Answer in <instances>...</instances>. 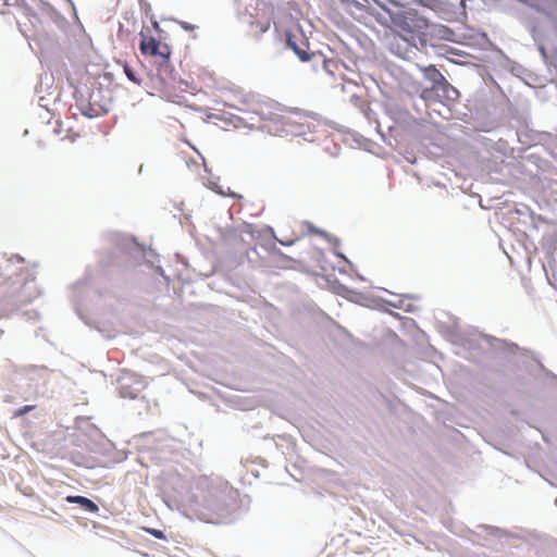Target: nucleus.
Returning <instances> with one entry per match:
<instances>
[{
    "label": "nucleus",
    "instance_id": "nucleus-13",
    "mask_svg": "<svg viewBox=\"0 0 557 557\" xmlns=\"http://www.w3.org/2000/svg\"><path fill=\"white\" fill-rule=\"evenodd\" d=\"M75 311H76V314L78 315V318L83 321V323L92 329V330H96L102 338L104 339H112L115 337V333L114 331L104 322H101L97 319H94L89 315H87L86 313H84L82 310H81V307L78 305L77 301H75Z\"/></svg>",
    "mask_w": 557,
    "mask_h": 557
},
{
    "label": "nucleus",
    "instance_id": "nucleus-49",
    "mask_svg": "<svg viewBox=\"0 0 557 557\" xmlns=\"http://www.w3.org/2000/svg\"><path fill=\"white\" fill-rule=\"evenodd\" d=\"M262 235H270V236H272L274 238L276 237L274 228L272 226H270V225H264L262 227ZM259 236H261V234H259Z\"/></svg>",
    "mask_w": 557,
    "mask_h": 557
},
{
    "label": "nucleus",
    "instance_id": "nucleus-51",
    "mask_svg": "<svg viewBox=\"0 0 557 557\" xmlns=\"http://www.w3.org/2000/svg\"><path fill=\"white\" fill-rule=\"evenodd\" d=\"M523 71H524L523 66H522V65H520V64H518V63H516V64L512 66V69H511V73H512L513 75H517V76H519V75H520V73H522Z\"/></svg>",
    "mask_w": 557,
    "mask_h": 557
},
{
    "label": "nucleus",
    "instance_id": "nucleus-4",
    "mask_svg": "<svg viewBox=\"0 0 557 557\" xmlns=\"http://www.w3.org/2000/svg\"><path fill=\"white\" fill-rule=\"evenodd\" d=\"M425 85L416 84L414 90L425 103H442L449 106L457 101L460 91L453 86L435 64L419 65Z\"/></svg>",
    "mask_w": 557,
    "mask_h": 557
},
{
    "label": "nucleus",
    "instance_id": "nucleus-38",
    "mask_svg": "<svg viewBox=\"0 0 557 557\" xmlns=\"http://www.w3.org/2000/svg\"><path fill=\"white\" fill-rule=\"evenodd\" d=\"M123 21L127 24H132L133 26H135L137 23V20L135 17V11L133 9L126 10L123 13Z\"/></svg>",
    "mask_w": 557,
    "mask_h": 557
},
{
    "label": "nucleus",
    "instance_id": "nucleus-50",
    "mask_svg": "<svg viewBox=\"0 0 557 557\" xmlns=\"http://www.w3.org/2000/svg\"><path fill=\"white\" fill-rule=\"evenodd\" d=\"M101 76L109 84L114 82V74L112 72L104 71Z\"/></svg>",
    "mask_w": 557,
    "mask_h": 557
},
{
    "label": "nucleus",
    "instance_id": "nucleus-57",
    "mask_svg": "<svg viewBox=\"0 0 557 557\" xmlns=\"http://www.w3.org/2000/svg\"><path fill=\"white\" fill-rule=\"evenodd\" d=\"M65 1L71 5L72 11H73V15L77 18L78 17L77 10H76V7H75L73 0H65Z\"/></svg>",
    "mask_w": 557,
    "mask_h": 557
},
{
    "label": "nucleus",
    "instance_id": "nucleus-31",
    "mask_svg": "<svg viewBox=\"0 0 557 557\" xmlns=\"http://www.w3.org/2000/svg\"><path fill=\"white\" fill-rule=\"evenodd\" d=\"M332 252L333 255L338 259L341 260L342 262L346 263L351 271H356V265L354 264V262H351L347 256L342 252L338 248H332Z\"/></svg>",
    "mask_w": 557,
    "mask_h": 557
},
{
    "label": "nucleus",
    "instance_id": "nucleus-32",
    "mask_svg": "<svg viewBox=\"0 0 557 557\" xmlns=\"http://www.w3.org/2000/svg\"><path fill=\"white\" fill-rule=\"evenodd\" d=\"M332 252L333 255L338 259L341 260L342 262L346 263L351 271H356V265L354 264V262H351L347 256L342 252L338 248H332Z\"/></svg>",
    "mask_w": 557,
    "mask_h": 557
},
{
    "label": "nucleus",
    "instance_id": "nucleus-37",
    "mask_svg": "<svg viewBox=\"0 0 557 557\" xmlns=\"http://www.w3.org/2000/svg\"><path fill=\"white\" fill-rule=\"evenodd\" d=\"M208 187L213 190L214 193H216L218 195L220 196H223L225 197L226 194L223 189V187L221 185H219V183L216 181H213V180H209L208 181Z\"/></svg>",
    "mask_w": 557,
    "mask_h": 557
},
{
    "label": "nucleus",
    "instance_id": "nucleus-18",
    "mask_svg": "<svg viewBox=\"0 0 557 557\" xmlns=\"http://www.w3.org/2000/svg\"><path fill=\"white\" fill-rule=\"evenodd\" d=\"M515 211L519 215H529L531 220V227L539 231L540 222H546V218L541 214L534 213L529 207L523 206L522 208H515Z\"/></svg>",
    "mask_w": 557,
    "mask_h": 557
},
{
    "label": "nucleus",
    "instance_id": "nucleus-2",
    "mask_svg": "<svg viewBox=\"0 0 557 557\" xmlns=\"http://www.w3.org/2000/svg\"><path fill=\"white\" fill-rule=\"evenodd\" d=\"M109 242L112 247L99 260V265L102 269L114 267L122 271H129L145 264L161 276L166 284H170V276L165 274L162 265L157 264L160 262V255L154 249L147 248L145 244L139 243L135 235L114 232L110 234Z\"/></svg>",
    "mask_w": 557,
    "mask_h": 557
},
{
    "label": "nucleus",
    "instance_id": "nucleus-43",
    "mask_svg": "<svg viewBox=\"0 0 557 557\" xmlns=\"http://www.w3.org/2000/svg\"><path fill=\"white\" fill-rule=\"evenodd\" d=\"M318 53H322L321 51H312V59L309 60L311 62V67L314 72L319 71V67L321 66V62L318 61L315 58Z\"/></svg>",
    "mask_w": 557,
    "mask_h": 557
},
{
    "label": "nucleus",
    "instance_id": "nucleus-6",
    "mask_svg": "<svg viewBox=\"0 0 557 557\" xmlns=\"http://www.w3.org/2000/svg\"><path fill=\"white\" fill-rule=\"evenodd\" d=\"M140 40H139V50L143 55H151L159 58V61L157 62V76L156 78L158 82L162 85H166V81L163 76V72L169 69L171 63V46L166 42L162 44L159 39H157L153 36L148 37L144 29L139 33Z\"/></svg>",
    "mask_w": 557,
    "mask_h": 557
},
{
    "label": "nucleus",
    "instance_id": "nucleus-28",
    "mask_svg": "<svg viewBox=\"0 0 557 557\" xmlns=\"http://www.w3.org/2000/svg\"><path fill=\"white\" fill-rule=\"evenodd\" d=\"M529 33H530L533 41L535 42V45L543 42L544 34L536 25H530Z\"/></svg>",
    "mask_w": 557,
    "mask_h": 557
},
{
    "label": "nucleus",
    "instance_id": "nucleus-10",
    "mask_svg": "<svg viewBox=\"0 0 557 557\" xmlns=\"http://www.w3.org/2000/svg\"><path fill=\"white\" fill-rule=\"evenodd\" d=\"M540 225H545V231L542 235L541 247L545 253V258L550 267L556 262L555 255L557 252V225L549 222H540Z\"/></svg>",
    "mask_w": 557,
    "mask_h": 557
},
{
    "label": "nucleus",
    "instance_id": "nucleus-59",
    "mask_svg": "<svg viewBox=\"0 0 557 557\" xmlns=\"http://www.w3.org/2000/svg\"><path fill=\"white\" fill-rule=\"evenodd\" d=\"M404 299H418L419 296L414 294H404L401 295Z\"/></svg>",
    "mask_w": 557,
    "mask_h": 557
},
{
    "label": "nucleus",
    "instance_id": "nucleus-55",
    "mask_svg": "<svg viewBox=\"0 0 557 557\" xmlns=\"http://www.w3.org/2000/svg\"><path fill=\"white\" fill-rule=\"evenodd\" d=\"M244 226H245V232L250 234L253 237L255 236V231H253L252 224L245 223Z\"/></svg>",
    "mask_w": 557,
    "mask_h": 557
},
{
    "label": "nucleus",
    "instance_id": "nucleus-12",
    "mask_svg": "<svg viewBox=\"0 0 557 557\" xmlns=\"http://www.w3.org/2000/svg\"><path fill=\"white\" fill-rule=\"evenodd\" d=\"M519 144L521 145L518 149L524 151L532 146H536L544 141L548 136L546 132H539L531 128L528 124L521 126L516 132Z\"/></svg>",
    "mask_w": 557,
    "mask_h": 557
},
{
    "label": "nucleus",
    "instance_id": "nucleus-7",
    "mask_svg": "<svg viewBox=\"0 0 557 557\" xmlns=\"http://www.w3.org/2000/svg\"><path fill=\"white\" fill-rule=\"evenodd\" d=\"M482 338L488 344V346L495 351L500 352L506 356H513L518 351H522L524 354H530L532 360L536 363L537 370L545 375L546 377L557 382V374L547 369L544 363L540 359V355L530 349L520 347L517 343L495 337L493 335H482Z\"/></svg>",
    "mask_w": 557,
    "mask_h": 557
},
{
    "label": "nucleus",
    "instance_id": "nucleus-16",
    "mask_svg": "<svg viewBox=\"0 0 557 557\" xmlns=\"http://www.w3.org/2000/svg\"><path fill=\"white\" fill-rule=\"evenodd\" d=\"M63 500L67 504L76 505L86 513H97L99 511V506L97 503L91 498L83 495H67L63 498Z\"/></svg>",
    "mask_w": 557,
    "mask_h": 557
},
{
    "label": "nucleus",
    "instance_id": "nucleus-23",
    "mask_svg": "<svg viewBox=\"0 0 557 557\" xmlns=\"http://www.w3.org/2000/svg\"><path fill=\"white\" fill-rule=\"evenodd\" d=\"M476 530L485 531L488 535L500 539L502 536H508L509 531L506 529H502L495 525L490 524H479L476 525Z\"/></svg>",
    "mask_w": 557,
    "mask_h": 557
},
{
    "label": "nucleus",
    "instance_id": "nucleus-53",
    "mask_svg": "<svg viewBox=\"0 0 557 557\" xmlns=\"http://www.w3.org/2000/svg\"><path fill=\"white\" fill-rule=\"evenodd\" d=\"M271 252L274 253V255L280 256L281 258L289 259L281 249H278L275 246L272 248Z\"/></svg>",
    "mask_w": 557,
    "mask_h": 557
},
{
    "label": "nucleus",
    "instance_id": "nucleus-41",
    "mask_svg": "<svg viewBox=\"0 0 557 557\" xmlns=\"http://www.w3.org/2000/svg\"><path fill=\"white\" fill-rule=\"evenodd\" d=\"M380 301L385 305V306H388V307H393L395 309H399V310H403L401 307H404L405 305V301L404 299L397 301V302H394V301H391V300H385V299H380Z\"/></svg>",
    "mask_w": 557,
    "mask_h": 557
},
{
    "label": "nucleus",
    "instance_id": "nucleus-29",
    "mask_svg": "<svg viewBox=\"0 0 557 557\" xmlns=\"http://www.w3.org/2000/svg\"><path fill=\"white\" fill-rule=\"evenodd\" d=\"M35 408H36V405H24L22 407H18L13 411L12 418L13 419L22 418V417L26 416L27 413H29L30 411H33Z\"/></svg>",
    "mask_w": 557,
    "mask_h": 557
},
{
    "label": "nucleus",
    "instance_id": "nucleus-34",
    "mask_svg": "<svg viewBox=\"0 0 557 557\" xmlns=\"http://www.w3.org/2000/svg\"><path fill=\"white\" fill-rule=\"evenodd\" d=\"M143 531L150 534L154 539L164 540V541L166 540V534L163 530L150 528V527H144Z\"/></svg>",
    "mask_w": 557,
    "mask_h": 557
},
{
    "label": "nucleus",
    "instance_id": "nucleus-33",
    "mask_svg": "<svg viewBox=\"0 0 557 557\" xmlns=\"http://www.w3.org/2000/svg\"><path fill=\"white\" fill-rule=\"evenodd\" d=\"M307 231L309 235H318L323 237L324 239L329 236L327 231L320 228L310 222L307 223Z\"/></svg>",
    "mask_w": 557,
    "mask_h": 557
},
{
    "label": "nucleus",
    "instance_id": "nucleus-45",
    "mask_svg": "<svg viewBox=\"0 0 557 557\" xmlns=\"http://www.w3.org/2000/svg\"><path fill=\"white\" fill-rule=\"evenodd\" d=\"M536 48H537V51L541 55V59H547V55L549 54L550 51H548L545 47V45L542 42V44H536L535 45Z\"/></svg>",
    "mask_w": 557,
    "mask_h": 557
},
{
    "label": "nucleus",
    "instance_id": "nucleus-20",
    "mask_svg": "<svg viewBox=\"0 0 557 557\" xmlns=\"http://www.w3.org/2000/svg\"><path fill=\"white\" fill-rule=\"evenodd\" d=\"M7 3L9 5L11 4H17L20 5L21 8L24 9V13L25 15L28 17V20L30 21V23L35 24L37 22H40V17H39V14L37 12H35L28 4L25 0H7Z\"/></svg>",
    "mask_w": 557,
    "mask_h": 557
},
{
    "label": "nucleus",
    "instance_id": "nucleus-64",
    "mask_svg": "<svg viewBox=\"0 0 557 557\" xmlns=\"http://www.w3.org/2000/svg\"><path fill=\"white\" fill-rule=\"evenodd\" d=\"M83 285H84V283H83L82 281H78V282H76V283L74 284V286H73V287H74L75 289H77V288H79V287H81V286H83Z\"/></svg>",
    "mask_w": 557,
    "mask_h": 557
},
{
    "label": "nucleus",
    "instance_id": "nucleus-46",
    "mask_svg": "<svg viewBox=\"0 0 557 557\" xmlns=\"http://www.w3.org/2000/svg\"><path fill=\"white\" fill-rule=\"evenodd\" d=\"M129 34H131V30L124 28V23L119 22L117 38L123 39L124 36H128Z\"/></svg>",
    "mask_w": 557,
    "mask_h": 557
},
{
    "label": "nucleus",
    "instance_id": "nucleus-14",
    "mask_svg": "<svg viewBox=\"0 0 557 557\" xmlns=\"http://www.w3.org/2000/svg\"><path fill=\"white\" fill-rule=\"evenodd\" d=\"M441 332L454 344L461 346L463 348H472V341L470 337L461 330L458 325L457 321L453 324H442Z\"/></svg>",
    "mask_w": 557,
    "mask_h": 557
},
{
    "label": "nucleus",
    "instance_id": "nucleus-1",
    "mask_svg": "<svg viewBox=\"0 0 557 557\" xmlns=\"http://www.w3.org/2000/svg\"><path fill=\"white\" fill-rule=\"evenodd\" d=\"M248 508L239 492L227 482L201 480L188 497L186 511L207 523L232 524L240 520Z\"/></svg>",
    "mask_w": 557,
    "mask_h": 557
},
{
    "label": "nucleus",
    "instance_id": "nucleus-35",
    "mask_svg": "<svg viewBox=\"0 0 557 557\" xmlns=\"http://www.w3.org/2000/svg\"><path fill=\"white\" fill-rule=\"evenodd\" d=\"M337 293H338V295H341L342 297H344L346 299H349L351 295H361V293H359L346 285H343V284H339Z\"/></svg>",
    "mask_w": 557,
    "mask_h": 557
},
{
    "label": "nucleus",
    "instance_id": "nucleus-15",
    "mask_svg": "<svg viewBox=\"0 0 557 557\" xmlns=\"http://www.w3.org/2000/svg\"><path fill=\"white\" fill-rule=\"evenodd\" d=\"M39 10L41 14L47 16L58 28L64 30L69 26L66 17L50 2L42 1V7H40Z\"/></svg>",
    "mask_w": 557,
    "mask_h": 557
},
{
    "label": "nucleus",
    "instance_id": "nucleus-26",
    "mask_svg": "<svg viewBox=\"0 0 557 557\" xmlns=\"http://www.w3.org/2000/svg\"><path fill=\"white\" fill-rule=\"evenodd\" d=\"M327 126L338 132L350 134L354 138V141L357 144H360L361 139H363V136L360 135L359 133L352 132L349 128L337 124L336 122L330 121L327 122Z\"/></svg>",
    "mask_w": 557,
    "mask_h": 557
},
{
    "label": "nucleus",
    "instance_id": "nucleus-36",
    "mask_svg": "<svg viewBox=\"0 0 557 557\" xmlns=\"http://www.w3.org/2000/svg\"><path fill=\"white\" fill-rule=\"evenodd\" d=\"M73 98L75 99V106H76L77 110L79 111L82 108V104H86V98L83 95V92L79 90L78 87L74 88Z\"/></svg>",
    "mask_w": 557,
    "mask_h": 557
},
{
    "label": "nucleus",
    "instance_id": "nucleus-21",
    "mask_svg": "<svg viewBox=\"0 0 557 557\" xmlns=\"http://www.w3.org/2000/svg\"><path fill=\"white\" fill-rule=\"evenodd\" d=\"M317 60L321 62V67L329 75H334V72L338 67V61L333 58H326L323 53H318Z\"/></svg>",
    "mask_w": 557,
    "mask_h": 557
},
{
    "label": "nucleus",
    "instance_id": "nucleus-42",
    "mask_svg": "<svg viewBox=\"0 0 557 557\" xmlns=\"http://www.w3.org/2000/svg\"><path fill=\"white\" fill-rule=\"evenodd\" d=\"M163 76H164V78H165V77H169V78H171L174 83H176V78H177V76H178V75H177V73H176V71H175V69H174V66L171 64V65L169 66V69H166V70L163 72Z\"/></svg>",
    "mask_w": 557,
    "mask_h": 557
},
{
    "label": "nucleus",
    "instance_id": "nucleus-62",
    "mask_svg": "<svg viewBox=\"0 0 557 557\" xmlns=\"http://www.w3.org/2000/svg\"><path fill=\"white\" fill-rule=\"evenodd\" d=\"M307 116H309V117H311V119H313V120H317V119H318V116H319V114H318V113H315V112H308V113H307Z\"/></svg>",
    "mask_w": 557,
    "mask_h": 557
},
{
    "label": "nucleus",
    "instance_id": "nucleus-40",
    "mask_svg": "<svg viewBox=\"0 0 557 557\" xmlns=\"http://www.w3.org/2000/svg\"><path fill=\"white\" fill-rule=\"evenodd\" d=\"M220 233L222 236L234 237L237 234V231L234 226L220 227Z\"/></svg>",
    "mask_w": 557,
    "mask_h": 557
},
{
    "label": "nucleus",
    "instance_id": "nucleus-11",
    "mask_svg": "<svg viewBox=\"0 0 557 557\" xmlns=\"http://www.w3.org/2000/svg\"><path fill=\"white\" fill-rule=\"evenodd\" d=\"M284 48L292 50L298 60L302 63L309 62L312 59V51L309 49V42L306 38L301 39L299 44L292 29L286 28L284 30Z\"/></svg>",
    "mask_w": 557,
    "mask_h": 557
},
{
    "label": "nucleus",
    "instance_id": "nucleus-30",
    "mask_svg": "<svg viewBox=\"0 0 557 557\" xmlns=\"http://www.w3.org/2000/svg\"><path fill=\"white\" fill-rule=\"evenodd\" d=\"M332 252L333 255L338 259L341 260L342 262L346 263L351 271H356V265L354 264V262H351L347 256L342 252L338 248H332Z\"/></svg>",
    "mask_w": 557,
    "mask_h": 557
},
{
    "label": "nucleus",
    "instance_id": "nucleus-3",
    "mask_svg": "<svg viewBox=\"0 0 557 557\" xmlns=\"http://www.w3.org/2000/svg\"><path fill=\"white\" fill-rule=\"evenodd\" d=\"M375 21L409 47L418 48L422 26L425 25V16L412 8L408 1L389 2V5L384 7V14L380 12Z\"/></svg>",
    "mask_w": 557,
    "mask_h": 557
},
{
    "label": "nucleus",
    "instance_id": "nucleus-8",
    "mask_svg": "<svg viewBox=\"0 0 557 557\" xmlns=\"http://www.w3.org/2000/svg\"><path fill=\"white\" fill-rule=\"evenodd\" d=\"M116 385L121 398L137 399L147 387V382L144 376L123 370L116 379Z\"/></svg>",
    "mask_w": 557,
    "mask_h": 557
},
{
    "label": "nucleus",
    "instance_id": "nucleus-27",
    "mask_svg": "<svg viewBox=\"0 0 557 557\" xmlns=\"http://www.w3.org/2000/svg\"><path fill=\"white\" fill-rule=\"evenodd\" d=\"M94 106H90L89 102L86 104H82V108L79 110L81 114L89 120L97 119L100 116V114L92 109Z\"/></svg>",
    "mask_w": 557,
    "mask_h": 557
},
{
    "label": "nucleus",
    "instance_id": "nucleus-44",
    "mask_svg": "<svg viewBox=\"0 0 557 557\" xmlns=\"http://www.w3.org/2000/svg\"><path fill=\"white\" fill-rule=\"evenodd\" d=\"M177 24L181 26L182 29H184L185 32H193L197 28L196 25L191 24V23H188L186 21H176Z\"/></svg>",
    "mask_w": 557,
    "mask_h": 557
},
{
    "label": "nucleus",
    "instance_id": "nucleus-48",
    "mask_svg": "<svg viewBox=\"0 0 557 557\" xmlns=\"http://www.w3.org/2000/svg\"><path fill=\"white\" fill-rule=\"evenodd\" d=\"M140 10L145 14L146 17L150 18V16L152 14V9H151V4L149 2L144 3V5L140 7Z\"/></svg>",
    "mask_w": 557,
    "mask_h": 557
},
{
    "label": "nucleus",
    "instance_id": "nucleus-5",
    "mask_svg": "<svg viewBox=\"0 0 557 557\" xmlns=\"http://www.w3.org/2000/svg\"><path fill=\"white\" fill-rule=\"evenodd\" d=\"M434 40H445L454 42L456 40V33L447 25L433 23L425 17V25L422 26L418 48H426L430 46L438 57H444L449 62H454L449 54L460 55L462 52L454 47L436 44Z\"/></svg>",
    "mask_w": 557,
    "mask_h": 557
},
{
    "label": "nucleus",
    "instance_id": "nucleus-47",
    "mask_svg": "<svg viewBox=\"0 0 557 557\" xmlns=\"http://www.w3.org/2000/svg\"><path fill=\"white\" fill-rule=\"evenodd\" d=\"M151 26L154 29L156 33L161 34L163 29L160 26V23L157 21L156 16L151 14L150 16Z\"/></svg>",
    "mask_w": 557,
    "mask_h": 557
},
{
    "label": "nucleus",
    "instance_id": "nucleus-22",
    "mask_svg": "<svg viewBox=\"0 0 557 557\" xmlns=\"http://www.w3.org/2000/svg\"><path fill=\"white\" fill-rule=\"evenodd\" d=\"M116 63L122 66L123 72L129 82H132L136 85L141 84V82H143L141 78L137 75L134 67L131 66L127 61L119 59V60H116Z\"/></svg>",
    "mask_w": 557,
    "mask_h": 557
},
{
    "label": "nucleus",
    "instance_id": "nucleus-54",
    "mask_svg": "<svg viewBox=\"0 0 557 557\" xmlns=\"http://www.w3.org/2000/svg\"><path fill=\"white\" fill-rule=\"evenodd\" d=\"M275 240H276L280 245H282V246H284V247H289V246H292V245L294 244V242H293V240H284V239L277 238V237H275Z\"/></svg>",
    "mask_w": 557,
    "mask_h": 557
},
{
    "label": "nucleus",
    "instance_id": "nucleus-52",
    "mask_svg": "<svg viewBox=\"0 0 557 557\" xmlns=\"http://www.w3.org/2000/svg\"><path fill=\"white\" fill-rule=\"evenodd\" d=\"M403 308L404 312L413 313L417 310V307L412 304H405Z\"/></svg>",
    "mask_w": 557,
    "mask_h": 557
},
{
    "label": "nucleus",
    "instance_id": "nucleus-60",
    "mask_svg": "<svg viewBox=\"0 0 557 557\" xmlns=\"http://www.w3.org/2000/svg\"><path fill=\"white\" fill-rule=\"evenodd\" d=\"M252 97H253L252 95L245 96V97L242 99V102H243V103L248 104V103L250 102V99H251Z\"/></svg>",
    "mask_w": 557,
    "mask_h": 557
},
{
    "label": "nucleus",
    "instance_id": "nucleus-63",
    "mask_svg": "<svg viewBox=\"0 0 557 557\" xmlns=\"http://www.w3.org/2000/svg\"><path fill=\"white\" fill-rule=\"evenodd\" d=\"M355 272H356L358 280L363 281V282L367 281V278L362 274L358 273L357 270Z\"/></svg>",
    "mask_w": 557,
    "mask_h": 557
},
{
    "label": "nucleus",
    "instance_id": "nucleus-17",
    "mask_svg": "<svg viewBox=\"0 0 557 557\" xmlns=\"http://www.w3.org/2000/svg\"><path fill=\"white\" fill-rule=\"evenodd\" d=\"M101 92H102L101 87L99 88L98 92L91 91L89 94L88 100H89L90 106H94V107L97 106L99 108L98 113L100 114V116H103L110 112V110H111L110 103H111L112 99L110 98L108 101L98 100L97 97L101 96Z\"/></svg>",
    "mask_w": 557,
    "mask_h": 557
},
{
    "label": "nucleus",
    "instance_id": "nucleus-24",
    "mask_svg": "<svg viewBox=\"0 0 557 557\" xmlns=\"http://www.w3.org/2000/svg\"><path fill=\"white\" fill-rule=\"evenodd\" d=\"M375 399L383 405L391 413H396L397 404L382 392H377Z\"/></svg>",
    "mask_w": 557,
    "mask_h": 557
},
{
    "label": "nucleus",
    "instance_id": "nucleus-9",
    "mask_svg": "<svg viewBox=\"0 0 557 557\" xmlns=\"http://www.w3.org/2000/svg\"><path fill=\"white\" fill-rule=\"evenodd\" d=\"M453 127L455 129H458L465 136L473 138L476 143L481 144L486 149H495L499 151L502 147L505 145V140H503L502 138L495 141L493 138H490L484 135V133H491V129H481L472 127L470 125L462 124H454Z\"/></svg>",
    "mask_w": 557,
    "mask_h": 557
},
{
    "label": "nucleus",
    "instance_id": "nucleus-39",
    "mask_svg": "<svg viewBox=\"0 0 557 557\" xmlns=\"http://www.w3.org/2000/svg\"><path fill=\"white\" fill-rule=\"evenodd\" d=\"M325 240L332 246V248H339L342 244L341 239L331 233H329V236L325 238Z\"/></svg>",
    "mask_w": 557,
    "mask_h": 557
},
{
    "label": "nucleus",
    "instance_id": "nucleus-58",
    "mask_svg": "<svg viewBox=\"0 0 557 557\" xmlns=\"http://www.w3.org/2000/svg\"><path fill=\"white\" fill-rule=\"evenodd\" d=\"M227 190H228V196H230V197H232V198H234V199H242V198H243V196H242V195H239V194H237V193H235V191L231 190L230 188H228Z\"/></svg>",
    "mask_w": 557,
    "mask_h": 557
},
{
    "label": "nucleus",
    "instance_id": "nucleus-25",
    "mask_svg": "<svg viewBox=\"0 0 557 557\" xmlns=\"http://www.w3.org/2000/svg\"><path fill=\"white\" fill-rule=\"evenodd\" d=\"M542 61L549 74L554 75L557 72V49L554 48L547 55V59H543Z\"/></svg>",
    "mask_w": 557,
    "mask_h": 557
},
{
    "label": "nucleus",
    "instance_id": "nucleus-19",
    "mask_svg": "<svg viewBox=\"0 0 557 557\" xmlns=\"http://www.w3.org/2000/svg\"><path fill=\"white\" fill-rule=\"evenodd\" d=\"M339 1L343 4L354 7L358 11L368 13L374 20H375V16H377L380 13V11L375 7H372L371 4H364L358 0H339Z\"/></svg>",
    "mask_w": 557,
    "mask_h": 557
},
{
    "label": "nucleus",
    "instance_id": "nucleus-56",
    "mask_svg": "<svg viewBox=\"0 0 557 557\" xmlns=\"http://www.w3.org/2000/svg\"><path fill=\"white\" fill-rule=\"evenodd\" d=\"M13 260H16L17 263H24L25 262V258L22 257L21 255H13L10 258V261H13Z\"/></svg>",
    "mask_w": 557,
    "mask_h": 557
},
{
    "label": "nucleus",
    "instance_id": "nucleus-61",
    "mask_svg": "<svg viewBox=\"0 0 557 557\" xmlns=\"http://www.w3.org/2000/svg\"><path fill=\"white\" fill-rule=\"evenodd\" d=\"M176 83H178L180 85H188L187 82L185 79H183L181 76H177L176 78Z\"/></svg>",
    "mask_w": 557,
    "mask_h": 557
}]
</instances>
